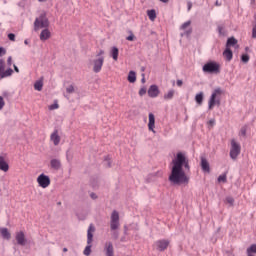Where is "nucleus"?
<instances>
[{
  "mask_svg": "<svg viewBox=\"0 0 256 256\" xmlns=\"http://www.w3.org/2000/svg\"><path fill=\"white\" fill-rule=\"evenodd\" d=\"M185 171H191V166H189V159L185 156V153L180 152L176 155V158L172 160V170L169 181L172 182L173 185H187V183H189V176H187Z\"/></svg>",
  "mask_w": 256,
  "mask_h": 256,
  "instance_id": "nucleus-1",
  "label": "nucleus"
},
{
  "mask_svg": "<svg viewBox=\"0 0 256 256\" xmlns=\"http://www.w3.org/2000/svg\"><path fill=\"white\" fill-rule=\"evenodd\" d=\"M203 73H210L211 75H219L221 73V64L215 61H210L202 67Z\"/></svg>",
  "mask_w": 256,
  "mask_h": 256,
  "instance_id": "nucleus-2",
  "label": "nucleus"
},
{
  "mask_svg": "<svg viewBox=\"0 0 256 256\" xmlns=\"http://www.w3.org/2000/svg\"><path fill=\"white\" fill-rule=\"evenodd\" d=\"M221 95H223V90L221 88H216L209 101H208V109L211 111L215 105H221Z\"/></svg>",
  "mask_w": 256,
  "mask_h": 256,
  "instance_id": "nucleus-3",
  "label": "nucleus"
},
{
  "mask_svg": "<svg viewBox=\"0 0 256 256\" xmlns=\"http://www.w3.org/2000/svg\"><path fill=\"white\" fill-rule=\"evenodd\" d=\"M103 55H105V51L99 50V52L96 55V57L98 58L93 60L94 73H101V69H103V64L105 63V57H103Z\"/></svg>",
  "mask_w": 256,
  "mask_h": 256,
  "instance_id": "nucleus-4",
  "label": "nucleus"
},
{
  "mask_svg": "<svg viewBox=\"0 0 256 256\" xmlns=\"http://www.w3.org/2000/svg\"><path fill=\"white\" fill-rule=\"evenodd\" d=\"M47 27H49V19L47 18V14L42 13L34 21V31H39V29H47Z\"/></svg>",
  "mask_w": 256,
  "mask_h": 256,
  "instance_id": "nucleus-5",
  "label": "nucleus"
},
{
  "mask_svg": "<svg viewBox=\"0 0 256 256\" xmlns=\"http://www.w3.org/2000/svg\"><path fill=\"white\" fill-rule=\"evenodd\" d=\"M95 233V226L93 224L89 225L87 231V246L84 249V255L89 256L91 255V243H93V234Z\"/></svg>",
  "mask_w": 256,
  "mask_h": 256,
  "instance_id": "nucleus-6",
  "label": "nucleus"
},
{
  "mask_svg": "<svg viewBox=\"0 0 256 256\" xmlns=\"http://www.w3.org/2000/svg\"><path fill=\"white\" fill-rule=\"evenodd\" d=\"M241 155V144L237 143L235 139L231 140L230 157L231 159H237Z\"/></svg>",
  "mask_w": 256,
  "mask_h": 256,
  "instance_id": "nucleus-7",
  "label": "nucleus"
},
{
  "mask_svg": "<svg viewBox=\"0 0 256 256\" xmlns=\"http://www.w3.org/2000/svg\"><path fill=\"white\" fill-rule=\"evenodd\" d=\"M170 243L171 241L167 239L157 240L156 242H154L153 248L156 249V251H167V248L169 247Z\"/></svg>",
  "mask_w": 256,
  "mask_h": 256,
  "instance_id": "nucleus-8",
  "label": "nucleus"
},
{
  "mask_svg": "<svg viewBox=\"0 0 256 256\" xmlns=\"http://www.w3.org/2000/svg\"><path fill=\"white\" fill-rule=\"evenodd\" d=\"M37 183L42 189H47L51 185V178L45 174H40L37 178Z\"/></svg>",
  "mask_w": 256,
  "mask_h": 256,
  "instance_id": "nucleus-9",
  "label": "nucleus"
},
{
  "mask_svg": "<svg viewBox=\"0 0 256 256\" xmlns=\"http://www.w3.org/2000/svg\"><path fill=\"white\" fill-rule=\"evenodd\" d=\"M119 225V212L114 210L111 214L110 229L116 231V229H119Z\"/></svg>",
  "mask_w": 256,
  "mask_h": 256,
  "instance_id": "nucleus-10",
  "label": "nucleus"
},
{
  "mask_svg": "<svg viewBox=\"0 0 256 256\" xmlns=\"http://www.w3.org/2000/svg\"><path fill=\"white\" fill-rule=\"evenodd\" d=\"M13 75V69L9 68L5 71V61L0 59V79H5Z\"/></svg>",
  "mask_w": 256,
  "mask_h": 256,
  "instance_id": "nucleus-11",
  "label": "nucleus"
},
{
  "mask_svg": "<svg viewBox=\"0 0 256 256\" xmlns=\"http://www.w3.org/2000/svg\"><path fill=\"white\" fill-rule=\"evenodd\" d=\"M15 239L18 245H21L22 247H25V245H27V238L25 237V232L23 231L16 232Z\"/></svg>",
  "mask_w": 256,
  "mask_h": 256,
  "instance_id": "nucleus-12",
  "label": "nucleus"
},
{
  "mask_svg": "<svg viewBox=\"0 0 256 256\" xmlns=\"http://www.w3.org/2000/svg\"><path fill=\"white\" fill-rule=\"evenodd\" d=\"M50 141H52L53 145L57 147L61 143V136H59V130H54L50 135Z\"/></svg>",
  "mask_w": 256,
  "mask_h": 256,
  "instance_id": "nucleus-13",
  "label": "nucleus"
},
{
  "mask_svg": "<svg viewBox=\"0 0 256 256\" xmlns=\"http://www.w3.org/2000/svg\"><path fill=\"white\" fill-rule=\"evenodd\" d=\"M188 27H191V21H187L184 24H182L180 29H181V31H184V33L181 35H186V37H189V35H191V33H193V29L189 28L187 30Z\"/></svg>",
  "mask_w": 256,
  "mask_h": 256,
  "instance_id": "nucleus-14",
  "label": "nucleus"
},
{
  "mask_svg": "<svg viewBox=\"0 0 256 256\" xmlns=\"http://www.w3.org/2000/svg\"><path fill=\"white\" fill-rule=\"evenodd\" d=\"M148 119V129L149 131H152V133H155V115L153 113H149Z\"/></svg>",
  "mask_w": 256,
  "mask_h": 256,
  "instance_id": "nucleus-15",
  "label": "nucleus"
},
{
  "mask_svg": "<svg viewBox=\"0 0 256 256\" xmlns=\"http://www.w3.org/2000/svg\"><path fill=\"white\" fill-rule=\"evenodd\" d=\"M148 95L152 98L159 97V87H157V85L150 86L148 89Z\"/></svg>",
  "mask_w": 256,
  "mask_h": 256,
  "instance_id": "nucleus-16",
  "label": "nucleus"
},
{
  "mask_svg": "<svg viewBox=\"0 0 256 256\" xmlns=\"http://www.w3.org/2000/svg\"><path fill=\"white\" fill-rule=\"evenodd\" d=\"M0 171L7 173L9 171V163L5 160V157L0 156Z\"/></svg>",
  "mask_w": 256,
  "mask_h": 256,
  "instance_id": "nucleus-17",
  "label": "nucleus"
},
{
  "mask_svg": "<svg viewBox=\"0 0 256 256\" xmlns=\"http://www.w3.org/2000/svg\"><path fill=\"white\" fill-rule=\"evenodd\" d=\"M201 167H202V171H204V173H210L211 168L209 166V162L207 161V159L205 158H201Z\"/></svg>",
  "mask_w": 256,
  "mask_h": 256,
  "instance_id": "nucleus-18",
  "label": "nucleus"
},
{
  "mask_svg": "<svg viewBox=\"0 0 256 256\" xmlns=\"http://www.w3.org/2000/svg\"><path fill=\"white\" fill-rule=\"evenodd\" d=\"M51 38V31L49 29H44L40 33V41H47V39Z\"/></svg>",
  "mask_w": 256,
  "mask_h": 256,
  "instance_id": "nucleus-19",
  "label": "nucleus"
},
{
  "mask_svg": "<svg viewBox=\"0 0 256 256\" xmlns=\"http://www.w3.org/2000/svg\"><path fill=\"white\" fill-rule=\"evenodd\" d=\"M110 55L114 61H118L119 59V48L118 47H112L110 50Z\"/></svg>",
  "mask_w": 256,
  "mask_h": 256,
  "instance_id": "nucleus-20",
  "label": "nucleus"
},
{
  "mask_svg": "<svg viewBox=\"0 0 256 256\" xmlns=\"http://www.w3.org/2000/svg\"><path fill=\"white\" fill-rule=\"evenodd\" d=\"M105 250H106V255H107V256H114V252H113V243H111V242H106V244H105Z\"/></svg>",
  "mask_w": 256,
  "mask_h": 256,
  "instance_id": "nucleus-21",
  "label": "nucleus"
},
{
  "mask_svg": "<svg viewBox=\"0 0 256 256\" xmlns=\"http://www.w3.org/2000/svg\"><path fill=\"white\" fill-rule=\"evenodd\" d=\"M223 57L227 61H231L233 59V51H231V48H226L223 52Z\"/></svg>",
  "mask_w": 256,
  "mask_h": 256,
  "instance_id": "nucleus-22",
  "label": "nucleus"
},
{
  "mask_svg": "<svg viewBox=\"0 0 256 256\" xmlns=\"http://www.w3.org/2000/svg\"><path fill=\"white\" fill-rule=\"evenodd\" d=\"M50 165H51L52 169H55L56 171H58V169H61V160L52 159L50 161Z\"/></svg>",
  "mask_w": 256,
  "mask_h": 256,
  "instance_id": "nucleus-23",
  "label": "nucleus"
},
{
  "mask_svg": "<svg viewBox=\"0 0 256 256\" xmlns=\"http://www.w3.org/2000/svg\"><path fill=\"white\" fill-rule=\"evenodd\" d=\"M0 234L3 237V239H11V232H9V229L7 228H0Z\"/></svg>",
  "mask_w": 256,
  "mask_h": 256,
  "instance_id": "nucleus-24",
  "label": "nucleus"
},
{
  "mask_svg": "<svg viewBox=\"0 0 256 256\" xmlns=\"http://www.w3.org/2000/svg\"><path fill=\"white\" fill-rule=\"evenodd\" d=\"M34 89L35 91H43V78L37 80L34 83Z\"/></svg>",
  "mask_w": 256,
  "mask_h": 256,
  "instance_id": "nucleus-25",
  "label": "nucleus"
},
{
  "mask_svg": "<svg viewBox=\"0 0 256 256\" xmlns=\"http://www.w3.org/2000/svg\"><path fill=\"white\" fill-rule=\"evenodd\" d=\"M128 81H129V83H135V81H137V74L135 73V71L129 72Z\"/></svg>",
  "mask_w": 256,
  "mask_h": 256,
  "instance_id": "nucleus-26",
  "label": "nucleus"
},
{
  "mask_svg": "<svg viewBox=\"0 0 256 256\" xmlns=\"http://www.w3.org/2000/svg\"><path fill=\"white\" fill-rule=\"evenodd\" d=\"M234 45H237V39L235 38H229L227 40L226 49H229V47H234Z\"/></svg>",
  "mask_w": 256,
  "mask_h": 256,
  "instance_id": "nucleus-27",
  "label": "nucleus"
},
{
  "mask_svg": "<svg viewBox=\"0 0 256 256\" xmlns=\"http://www.w3.org/2000/svg\"><path fill=\"white\" fill-rule=\"evenodd\" d=\"M147 15L150 21H154L155 19H157V13L155 12V10H148Z\"/></svg>",
  "mask_w": 256,
  "mask_h": 256,
  "instance_id": "nucleus-28",
  "label": "nucleus"
},
{
  "mask_svg": "<svg viewBox=\"0 0 256 256\" xmlns=\"http://www.w3.org/2000/svg\"><path fill=\"white\" fill-rule=\"evenodd\" d=\"M195 101L198 105H203V92L196 94Z\"/></svg>",
  "mask_w": 256,
  "mask_h": 256,
  "instance_id": "nucleus-29",
  "label": "nucleus"
},
{
  "mask_svg": "<svg viewBox=\"0 0 256 256\" xmlns=\"http://www.w3.org/2000/svg\"><path fill=\"white\" fill-rule=\"evenodd\" d=\"M174 96H175V90H170V91H168V93H166V94L164 95V99H165L166 101H169V100L172 99Z\"/></svg>",
  "mask_w": 256,
  "mask_h": 256,
  "instance_id": "nucleus-30",
  "label": "nucleus"
},
{
  "mask_svg": "<svg viewBox=\"0 0 256 256\" xmlns=\"http://www.w3.org/2000/svg\"><path fill=\"white\" fill-rule=\"evenodd\" d=\"M218 183H227V174H222L218 177Z\"/></svg>",
  "mask_w": 256,
  "mask_h": 256,
  "instance_id": "nucleus-31",
  "label": "nucleus"
},
{
  "mask_svg": "<svg viewBox=\"0 0 256 256\" xmlns=\"http://www.w3.org/2000/svg\"><path fill=\"white\" fill-rule=\"evenodd\" d=\"M239 135H240L241 137H245V136L247 135V126H243V127L240 129Z\"/></svg>",
  "mask_w": 256,
  "mask_h": 256,
  "instance_id": "nucleus-32",
  "label": "nucleus"
},
{
  "mask_svg": "<svg viewBox=\"0 0 256 256\" xmlns=\"http://www.w3.org/2000/svg\"><path fill=\"white\" fill-rule=\"evenodd\" d=\"M249 59H250L249 54H243L241 56L242 63H249Z\"/></svg>",
  "mask_w": 256,
  "mask_h": 256,
  "instance_id": "nucleus-33",
  "label": "nucleus"
},
{
  "mask_svg": "<svg viewBox=\"0 0 256 256\" xmlns=\"http://www.w3.org/2000/svg\"><path fill=\"white\" fill-rule=\"evenodd\" d=\"M247 253H250V254L256 253V244L251 245V246L247 249Z\"/></svg>",
  "mask_w": 256,
  "mask_h": 256,
  "instance_id": "nucleus-34",
  "label": "nucleus"
},
{
  "mask_svg": "<svg viewBox=\"0 0 256 256\" xmlns=\"http://www.w3.org/2000/svg\"><path fill=\"white\" fill-rule=\"evenodd\" d=\"M226 203H228V205L230 207H233V204L235 203V199H233V197H227L226 198Z\"/></svg>",
  "mask_w": 256,
  "mask_h": 256,
  "instance_id": "nucleus-35",
  "label": "nucleus"
},
{
  "mask_svg": "<svg viewBox=\"0 0 256 256\" xmlns=\"http://www.w3.org/2000/svg\"><path fill=\"white\" fill-rule=\"evenodd\" d=\"M66 92L71 94V93H75V87L73 85H70L66 88Z\"/></svg>",
  "mask_w": 256,
  "mask_h": 256,
  "instance_id": "nucleus-36",
  "label": "nucleus"
},
{
  "mask_svg": "<svg viewBox=\"0 0 256 256\" xmlns=\"http://www.w3.org/2000/svg\"><path fill=\"white\" fill-rule=\"evenodd\" d=\"M3 107H5V99L0 96V111H2Z\"/></svg>",
  "mask_w": 256,
  "mask_h": 256,
  "instance_id": "nucleus-37",
  "label": "nucleus"
},
{
  "mask_svg": "<svg viewBox=\"0 0 256 256\" xmlns=\"http://www.w3.org/2000/svg\"><path fill=\"white\" fill-rule=\"evenodd\" d=\"M147 93V88L143 87L139 90L140 97H143Z\"/></svg>",
  "mask_w": 256,
  "mask_h": 256,
  "instance_id": "nucleus-38",
  "label": "nucleus"
},
{
  "mask_svg": "<svg viewBox=\"0 0 256 256\" xmlns=\"http://www.w3.org/2000/svg\"><path fill=\"white\" fill-rule=\"evenodd\" d=\"M59 107L58 103H54L52 105L49 106L50 111H55V109H57Z\"/></svg>",
  "mask_w": 256,
  "mask_h": 256,
  "instance_id": "nucleus-39",
  "label": "nucleus"
},
{
  "mask_svg": "<svg viewBox=\"0 0 256 256\" xmlns=\"http://www.w3.org/2000/svg\"><path fill=\"white\" fill-rule=\"evenodd\" d=\"M126 39H127V41H135V35L133 34V32H131L130 35Z\"/></svg>",
  "mask_w": 256,
  "mask_h": 256,
  "instance_id": "nucleus-40",
  "label": "nucleus"
},
{
  "mask_svg": "<svg viewBox=\"0 0 256 256\" xmlns=\"http://www.w3.org/2000/svg\"><path fill=\"white\" fill-rule=\"evenodd\" d=\"M8 66L11 67L13 65V57L9 56L7 59Z\"/></svg>",
  "mask_w": 256,
  "mask_h": 256,
  "instance_id": "nucleus-41",
  "label": "nucleus"
},
{
  "mask_svg": "<svg viewBox=\"0 0 256 256\" xmlns=\"http://www.w3.org/2000/svg\"><path fill=\"white\" fill-rule=\"evenodd\" d=\"M8 39L10 41H15V34H13V33L8 34Z\"/></svg>",
  "mask_w": 256,
  "mask_h": 256,
  "instance_id": "nucleus-42",
  "label": "nucleus"
},
{
  "mask_svg": "<svg viewBox=\"0 0 256 256\" xmlns=\"http://www.w3.org/2000/svg\"><path fill=\"white\" fill-rule=\"evenodd\" d=\"M5 53H7V51L5 50V48L0 47V57H3V55H5Z\"/></svg>",
  "mask_w": 256,
  "mask_h": 256,
  "instance_id": "nucleus-43",
  "label": "nucleus"
},
{
  "mask_svg": "<svg viewBox=\"0 0 256 256\" xmlns=\"http://www.w3.org/2000/svg\"><path fill=\"white\" fill-rule=\"evenodd\" d=\"M176 83H177V86H178V87H181V86L183 85V81H182V80H177Z\"/></svg>",
  "mask_w": 256,
  "mask_h": 256,
  "instance_id": "nucleus-44",
  "label": "nucleus"
},
{
  "mask_svg": "<svg viewBox=\"0 0 256 256\" xmlns=\"http://www.w3.org/2000/svg\"><path fill=\"white\" fill-rule=\"evenodd\" d=\"M187 6H188V11H189L193 7V4L191 2H188Z\"/></svg>",
  "mask_w": 256,
  "mask_h": 256,
  "instance_id": "nucleus-45",
  "label": "nucleus"
},
{
  "mask_svg": "<svg viewBox=\"0 0 256 256\" xmlns=\"http://www.w3.org/2000/svg\"><path fill=\"white\" fill-rule=\"evenodd\" d=\"M218 31H219V33L221 35V33H223V26H218Z\"/></svg>",
  "mask_w": 256,
  "mask_h": 256,
  "instance_id": "nucleus-46",
  "label": "nucleus"
},
{
  "mask_svg": "<svg viewBox=\"0 0 256 256\" xmlns=\"http://www.w3.org/2000/svg\"><path fill=\"white\" fill-rule=\"evenodd\" d=\"M13 67H14V71H15L16 73H19V67H17V65H14Z\"/></svg>",
  "mask_w": 256,
  "mask_h": 256,
  "instance_id": "nucleus-47",
  "label": "nucleus"
},
{
  "mask_svg": "<svg viewBox=\"0 0 256 256\" xmlns=\"http://www.w3.org/2000/svg\"><path fill=\"white\" fill-rule=\"evenodd\" d=\"M208 123H209V125L213 126V125H215V120H210Z\"/></svg>",
  "mask_w": 256,
  "mask_h": 256,
  "instance_id": "nucleus-48",
  "label": "nucleus"
},
{
  "mask_svg": "<svg viewBox=\"0 0 256 256\" xmlns=\"http://www.w3.org/2000/svg\"><path fill=\"white\" fill-rule=\"evenodd\" d=\"M161 3H169V0H160Z\"/></svg>",
  "mask_w": 256,
  "mask_h": 256,
  "instance_id": "nucleus-49",
  "label": "nucleus"
},
{
  "mask_svg": "<svg viewBox=\"0 0 256 256\" xmlns=\"http://www.w3.org/2000/svg\"><path fill=\"white\" fill-rule=\"evenodd\" d=\"M40 3H45L47 0H38Z\"/></svg>",
  "mask_w": 256,
  "mask_h": 256,
  "instance_id": "nucleus-50",
  "label": "nucleus"
},
{
  "mask_svg": "<svg viewBox=\"0 0 256 256\" xmlns=\"http://www.w3.org/2000/svg\"><path fill=\"white\" fill-rule=\"evenodd\" d=\"M25 45H29V42L27 40L24 41Z\"/></svg>",
  "mask_w": 256,
  "mask_h": 256,
  "instance_id": "nucleus-51",
  "label": "nucleus"
},
{
  "mask_svg": "<svg viewBox=\"0 0 256 256\" xmlns=\"http://www.w3.org/2000/svg\"><path fill=\"white\" fill-rule=\"evenodd\" d=\"M92 199H95V194H91Z\"/></svg>",
  "mask_w": 256,
  "mask_h": 256,
  "instance_id": "nucleus-52",
  "label": "nucleus"
},
{
  "mask_svg": "<svg viewBox=\"0 0 256 256\" xmlns=\"http://www.w3.org/2000/svg\"><path fill=\"white\" fill-rule=\"evenodd\" d=\"M216 5H217V7H219V5H221V4H219V2H218V1H216Z\"/></svg>",
  "mask_w": 256,
  "mask_h": 256,
  "instance_id": "nucleus-53",
  "label": "nucleus"
},
{
  "mask_svg": "<svg viewBox=\"0 0 256 256\" xmlns=\"http://www.w3.org/2000/svg\"><path fill=\"white\" fill-rule=\"evenodd\" d=\"M63 251H64V253H67V248H64Z\"/></svg>",
  "mask_w": 256,
  "mask_h": 256,
  "instance_id": "nucleus-54",
  "label": "nucleus"
},
{
  "mask_svg": "<svg viewBox=\"0 0 256 256\" xmlns=\"http://www.w3.org/2000/svg\"><path fill=\"white\" fill-rule=\"evenodd\" d=\"M247 255H248V256H255V255H253V254H250V253H247Z\"/></svg>",
  "mask_w": 256,
  "mask_h": 256,
  "instance_id": "nucleus-55",
  "label": "nucleus"
},
{
  "mask_svg": "<svg viewBox=\"0 0 256 256\" xmlns=\"http://www.w3.org/2000/svg\"><path fill=\"white\" fill-rule=\"evenodd\" d=\"M142 83H145V78L142 79Z\"/></svg>",
  "mask_w": 256,
  "mask_h": 256,
  "instance_id": "nucleus-56",
  "label": "nucleus"
},
{
  "mask_svg": "<svg viewBox=\"0 0 256 256\" xmlns=\"http://www.w3.org/2000/svg\"><path fill=\"white\" fill-rule=\"evenodd\" d=\"M108 167H111V163L110 162H108Z\"/></svg>",
  "mask_w": 256,
  "mask_h": 256,
  "instance_id": "nucleus-57",
  "label": "nucleus"
},
{
  "mask_svg": "<svg viewBox=\"0 0 256 256\" xmlns=\"http://www.w3.org/2000/svg\"><path fill=\"white\" fill-rule=\"evenodd\" d=\"M252 3H255V0H252Z\"/></svg>",
  "mask_w": 256,
  "mask_h": 256,
  "instance_id": "nucleus-58",
  "label": "nucleus"
},
{
  "mask_svg": "<svg viewBox=\"0 0 256 256\" xmlns=\"http://www.w3.org/2000/svg\"><path fill=\"white\" fill-rule=\"evenodd\" d=\"M67 159H69V155H67Z\"/></svg>",
  "mask_w": 256,
  "mask_h": 256,
  "instance_id": "nucleus-59",
  "label": "nucleus"
}]
</instances>
